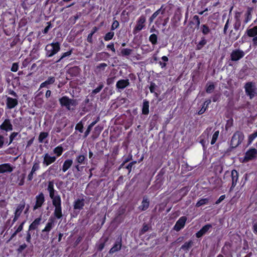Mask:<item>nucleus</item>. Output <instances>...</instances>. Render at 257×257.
Listing matches in <instances>:
<instances>
[{
  "label": "nucleus",
  "mask_w": 257,
  "mask_h": 257,
  "mask_svg": "<svg viewBox=\"0 0 257 257\" xmlns=\"http://www.w3.org/2000/svg\"><path fill=\"white\" fill-rule=\"evenodd\" d=\"M60 50V44L58 42L52 43L46 45L45 51L46 55L48 57H51Z\"/></svg>",
  "instance_id": "obj_1"
},
{
  "label": "nucleus",
  "mask_w": 257,
  "mask_h": 257,
  "mask_svg": "<svg viewBox=\"0 0 257 257\" xmlns=\"http://www.w3.org/2000/svg\"><path fill=\"white\" fill-rule=\"evenodd\" d=\"M243 139L244 135L242 132L239 131L235 132L231 138L230 146L232 148H235L241 144Z\"/></svg>",
  "instance_id": "obj_2"
},
{
  "label": "nucleus",
  "mask_w": 257,
  "mask_h": 257,
  "mask_svg": "<svg viewBox=\"0 0 257 257\" xmlns=\"http://www.w3.org/2000/svg\"><path fill=\"white\" fill-rule=\"evenodd\" d=\"M59 101L62 106H65L68 110L73 109V107L76 105L75 100L70 99L67 96L60 98Z\"/></svg>",
  "instance_id": "obj_3"
},
{
  "label": "nucleus",
  "mask_w": 257,
  "mask_h": 257,
  "mask_svg": "<svg viewBox=\"0 0 257 257\" xmlns=\"http://www.w3.org/2000/svg\"><path fill=\"white\" fill-rule=\"evenodd\" d=\"M246 94L249 96L250 99H252L255 94V87L252 82H247L244 86Z\"/></svg>",
  "instance_id": "obj_4"
},
{
  "label": "nucleus",
  "mask_w": 257,
  "mask_h": 257,
  "mask_svg": "<svg viewBox=\"0 0 257 257\" xmlns=\"http://www.w3.org/2000/svg\"><path fill=\"white\" fill-rule=\"evenodd\" d=\"M245 53L239 49L233 50L230 54V60L232 61H237L242 58Z\"/></svg>",
  "instance_id": "obj_5"
},
{
  "label": "nucleus",
  "mask_w": 257,
  "mask_h": 257,
  "mask_svg": "<svg viewBox=\"0 0 257 257\" xmlns=\"http://www.w3.org/2000/svg\"><path fill=\"white\" fill-rule=\"evenodd\" d=\"M146 18L144 16H141L137 21V25L133 30V33L136 34L141 31L145 26Z\"/></svg>",
  "instance_id": "obj_6"
},
{
  "label": "nucleus",
  "mask_w": 257,
  "mask_h": 257,
  "mask_svg": "<svg viewBox=\"0 0 257 257\" xmlns=\"http://www.w3.org/2000/svg\"><path fill=\"white\" fill-rule=\"evenodd\" d=\"M25 207V202L24 201H22L18 205L16 211L15 212V216L13 219V223H15L20 216L22 211Z\"/></svg>",
  "instance_id": "obj_7"
},
{
  "label": "nucleus",
  "mask_w": 257,
  "mask_h": 257,
  "mask_svg": "<svg viewBox=\"0 0 257 257\" xmlns=\"http://www.w3.org/2000/svg\"><path fill=\"white\" fill-rule=\"evenodd\" d=\"M121 242V237L119 236L116 239L115 242L114 243L113 246L109 250V253L110 254H112L120 250L122 246Z\"/></svg>",
  "instance_id": "obj_8"
},
{
  "label": "nucleus",
  "mask_w": 257,
  "mask_h": 257,
  "mask_svg": "<svg viewBox=\"0 0 257 257\" xmlns=\"http://www.w3.org/2000/svg\"><path fill=\"white\" fill-rule=\"evenodd\" d=\"M257 155V150L254 149H249L245 153L244 161L247 162L249 160H252L256 157Z\"/></svg>",
  "instance_id": "obj_9"
},
{
  "label": "nucleus",
  "mask_w": 257,
  "mask_h": 257,
  "mask_svg": "<svg viewBox=\"0 0 257 257\" xmlns=\"http://www.w3.org/2000/svg\"><path fill=\"white\" fill-rule=\"evenodd\" d=\"M56 223L55 218L51 216L48 220L45 228L42 230V232H49L55 226Z\"/></svg>",
  "instance_id": "obj_10"
},
{
  "label": "nucleus",
  "mask_w": 257,
  "mask_h": 257,
  "mask_svg": "<svg viewBox=\"0 0 257 257\" xmlns=\"http://www.w3.org/2000/svg\"><path fill=\"white\" fill-rule=\"evenodd\" d=\"M212 226L211 224H206L203 226L198 232L195 234L197 238H200L205 234L210 229Z\"/></svg>",
  "instance_id": "obj_11"
},
{
  "label": "nucleus",
  "mask_w": 257,
  "mask_h": 257,
  "mask_svg": "<svg viewBox=\"0 0 257 257\" xmlns=\"http://www.w3.org/2000/svg\"><path fill=\"white\" fill-rule=\"evenodd\" d=\"M56 158L57 157L51 156L48 153H46L43 156V164L48 166L54 163L56 161Z\"/></svg>",
  "instance_id": "obj_12"
},
{
  "label": "nucleus",
  "mask_w": 257,
  "mask_h": 257,
  "mask_svg": "<svg viewBox=\"0 0 257 257\" xmlns=\"http://www.w3.org/2000/svg\"><path fill=\"white\" fill-rule=\"evenodd\" d=\"M36 203L33 208L34 210L41 207L44 203L45 201L44 194H39L36 196Z\"/></svg>",
  "instance_id": "obj_13"
},
{
  "label": "nucleus",
  "mask_w": 257,
  "mask_h": 257,
  "mask_svg": "<svg viewBox=\"0 0 257 257\" xmlns=\"http://www.w3.org/2000/svg\"><path fill=\"white\" fill-rule=\"evenodd\" d=\"M18 104L17 98H13L10 97H7L6 104L9 109H12Z\"/></svg>",
  "instance_id": "obj_14"
},
{
  "label": "nucleus",
  "mask_w": 257,
  "mask_h": 257,
  "mask_svg": "<svg viewBox=\"0 0 257 257\" xmlns=\"http://www.w3.org/2000/svg\"><path fill=\"white\" fill-rule=\"evenodd\" d=\"M0 128L7 132L13 130V125L9 119H6L0 125Z\"/></svg>",
  "instance_id": "obj_15"
},
{
  "label": "nucleus",
  "mask_w": 257,
  "mask_h": 257,
  "mask_svg": "<svg viewBox=\"0 0 257 257\" xmlns=\"http://www.w3.org/2000/svg\"><path fill=\"white\" fill-rule=\"evenodd\" d=\"M42 218L41 217L36 218L29 225L28 229L29 231H33L37 229L41 224Z\"/></svg>",
  "instance_id": "obj_16"
},
{
  "label": "nucleus",
  "mask_w": 257,
  "mask_h": 257,
  "mask_svg": "<svg viewBox=\"0 0 257 257\" xmlns=\"http://www.w3.org/2000/svg\"><path fill=\"white\" fill-rule=\"evenodd\" d=\"M84 199H77L74 202L73 208L75 210H81L84 206Z\"/></svg>",
  "instance_id": "obj_17"
},
{
  "label": "nucleus",
  "mask_w": 257,
  "mask_h": 257,
  "mask_svg": "<svg viewBox=\"0 0 257 257\" xmlns=\"http://www.w3.org/2000/svg\"><path fill=\"white\" fill-rule=\"evenodd\" d=\"M50 197L52 199L53 205L55 207L61 206V200L59 196H55V194H49Z\"/></svg>",
  "instance_id": "obj_18"
},
{
  "label": "nucleus",
  "mask_w": 257,
  "mask_h": 257,
  "mask_svg": "<svg viewBox=\"0 0 257 257\" xmlns=\"http://www.w3.org/2000/svg\"><path fill=\"white\" fill-rule=\"evenodd\" d=\"M130 82L128 79H121L117 82L116 87L118 89H123L128 86Z\"/></svg>",
  "instance_id": "obj_19"
},
{
  "label": "nucleus",
  "mask_w": 257,
  "mask_h": 257,
  "mask_svg": "<svg viewBox=\"0 0 257 257\" xmlns=\"http://www.w3.org/2000/svg\"><path fill=\"white\" fill-rule=\"evenodd\" d=\"M187 219V217L183 216L178 220V231L184 228Z\"/></svg>",
  "instance_id": "obj_20"
},
{
  "label": "nucleus",
  "mask_w": 257,
  "mask_h": 257,
  "mask_svg": "<svg viewBox=\"0 0 257 257\" xmlns=\"http://www.w3.org/2000/svg\"><path fill=\"white\" fill-rule=\"evenodd\" d=\"M13 171L12 168L9 164H4L0 165V173L11 172Z\"/></svg>",
  "instance_id": "obj_21"
},
{
  "label": "nucleus",
  "mask_w": 257,
  "mask_h": 257,
  "mask_svg": "<svg viewBox=\"0 0 257 257\" xmlns=\"http://www.w3.org/2000/svg\"><path fill=\"white\" fill-rule=\"evenodd\" d=\"M238 178V173L235 170H233L231 172L232 185L231 188L234 187L237 183Z\"/></svg>",
  "instance_id": "obj_22"
},
{
  "label": "nucleus",
  "mask_w": 257,
  "mask_h": 257,
  "mask_svg": "<svg viewBox=\"0 0 257 257\" xmlns=\"http://www.w3.org/2000/svg\"><path fill=\"white\" fill-rule=\"evenodd\" d=\"M150 202L148 199L147 197H144L143 198V201L142 202L141 205L140 206L139 208L142 210H147L149 206Z\"/></svg>",
  "instance_id": "obj_23"
},
{
  "label": "nucleus",
  "mask_w": 257,
  "mask_h": 257,
  "mask_svg": "<svg viewBox=\"0 0 257 257\" xmlns=\"http://www.w3.org/2000/svg\"><path fill=\"white\" fill-rule=\"evenodd\" d=\"M193 242L192 240H190L188 241L185 242L181 246V249L185 251H189L190 248L192 246Z\"/></svg>",
  "instance_id": "obj_24"
},
{
  "label": "nucleus",
  "mask_w": 257,
  "mask_h": 257,
  "mask_svg": "<svg viewBox=\"0 0 257 257\" xmlns=\"http://www.w3.org/2000/svg\"><path fill=\"white\" fill-rule=\"evenodd\" d=\"M55 81V78L54 77H50L45 82L42 83L40 85V87L43 88L46 87L48 85L53 84Z\"/></svg>",
  "instance_id": "obj_25"
},
{
  "label": "nucleus",
  "mask_w": 257,
  "mask_h": 257,
  "mask_svg": "<svg viewBox=\"0 0 257 257\" xmlns=\"http://www.w3.org/2000/svg\"><path fill=\"white\" fill-rule=\"evenodd\" d=\"M73 161L72 160L68 159L66 160L62 166V171L63 172H65L67 170H68L71 165H72Z\"/></svg>",
  "instance_id": "obj_26"
},
{
  "label": "nucleus",
  "mask_w": 257,
  "mask_h": 257,
  "mask_svg": "<svg viewBox=\"0 0 257 257\" xmlns=\"http://www.w3.org/2000/svg\"><path fill=\"white\" fill-rule=\"evenodd\" d=\"M247 35L250 37H254L257 35V26L252 28L247 29L246 31Z\"/></svg>",
  "instance_id": "obj_27"
},
{
  "label": "nucleus",
  "mask_w": 257,
  "mask_h": 257,
  "mask_svg": "<svg viewBox=\"0 0 257 257\" xmlns=\"http://www.w3.org/2000/svg\"><path fill=\"white\" fill-rule=\"evenodd\" d=\"M54 215L55 218H56L57 219H60L62 218L63 215H62V212L61 206L55 207Z\"/></svg>",
  "instance_id": "obj_28"
},
{
  "label": "nucleus",
  "mask_w": 257,
  "mask_h": 257,
  "mask_svg": "<svg viewBox=\"0 0 257 257\" xmlns=\"http://www.w3.org/2000/svg\"><path fill=\"white\" fill-rule=\"evenodd\" d=\"M39 169V165L38 163H35L32 167L30 173L28 175V179L29 180H32L33 178V174Z\"/></svg>",
  "instance_id": "obj_29"
},
{
  "label": "nucleus",
  "mask_w": 257,
  "mask_h": 257,
  "mask_svg": "<svg viewBox=\"0 0 257 257\" xmlns=\"http://www.w3.org/2000/svg\"><path fill=\"white\" fill-rule=\"evenodd\" d=\"M149 103L148 101L144 100L143 102L142 112L144 114H148L149 112Z\"/></svg>",
  "instance_id": "obj_30"
},
{
  "label": "nucleus",
  "mask_w": 257,
  "mask_h": 257,
  "mask_svg": "<svg viewBox=\"0 0 257 257\" xmlns=\"http://www.w3.org/2000/svg\"><path fill=\"white\" fill-rule=\"evenodd\" d=\"M207 43V41L204 37H202L201 41L197 44L196 49L201 50Z\"/></svg>",
  "instance_id": "obj_31"
},
{
  "label": "nucleus",
  "mask_w": 257,
  "mask_h": 257,
  "mask_svg": "<svg viewBox=\"0 0 257 257\" xmlns=\"http://www.w3.org/2000/svg\"><path fill=\"white\" fill-rule=\"evenodd\" d=\"M191 23L196 25V28L199 29L200 24V21L199 17L197 15H195L192 19Z\"/></svg>",
  "instance_id": "obj_32"
},
{
  "label": "nucleus",
  "mask_w": 257,
  "mask_h": 257,
  "mask_svg": "<svg viewBox=\"0 0 257 257\" xmlns=\"http://www.w3.org/2000/svg\"><path fill=\"white\" fill-rule=\"evenodd\" d=\"M32 234V231H29V230L28 229L26 231V236L25 237V239H26V242L30 244L31 245H32V243L31 242Z\"/></svg>",
  "instance_id": "obj_33"
},
{
  "label": "nucleus",
  "mask_w": 257,
  "mask_h": 257,
  "mask_svg": "<svg viewBox=\"0 0 257 257\" xmlns=\"http://www.w3.org/2000/svg\"><path fill=\"white\" fill-rule=\"evenodd\" d=\"M208 201L209 200L207 198L201 199L196 203V206L199 207L203 205L207 204L208 203Z\"/></svg>",
  "instance_id": "obj_34"
},
{
  "label": "nucleus",
  "mask_w": 257,
  "mask_h": 257,
  "mask_svg": "<svg viewBox=\"0 0 257 257\" xmlns=\"http://www.w3.org/2000/svg\"><path fill=\"white\" fill-rule=\"evenodd\" d=\"M63 151V149L61 146H58L56 147L54 150L53 152L55 154L57 157H59L62 154Z\"/></svg>",
  "instance_id": "obj_35"
},
{
  "label": "nucleus",
  "mask_w": 257,
  "mask_h": 257,
  "mask_svg": "<svg viewBox=\"0 0 257 257\" xmlns=\"http://www.w3.org/2000/svg\"><path fill=\"white\" fill-rule=\"evenodd\" d=\"M85 159V157L83 155H80L76 157L75 161L80 164H84Z\"/></svg>",
  "instance_id": "obj_36"
},
{
  "label": "nucleus",
  "mask_w": 257,
  "mask_h": 257,
  "mask_svg": "<svg viewBox=\"0 0 257 257\" xmlns=\"http://www.w3.org/2000/svg\"><path fill=\"white\" fill-rule=\"evenodd\" d=\"M201 28L202 33L205 35L208 34L210 32V29L206 25H202Z\"/></svg>",
  "instance_id": "obj_37"
},
{
  "label": "nucleus",
  "mask_w": 257,
  "mask_h": 257,
  "mask_svg": "<svg viewBox=\"0 0 257 257\" xmlns=\"http://www.w3.org/2000/svg\"><path fill=\"white\" fill-rule=\"evenodd\" d=\"M98 30L97 27H94L93 28L92 32L88 35L87 37L88 42L91 43L92 42V38L93 34Z\"/></svg>",
  "instance_id": "obj_38"
},
{
  "label": "nucleus",
  "mask_w": 257,
  "mask_h": 257,
  "mask_svg": "<svg viewBox=\"0 0 257 257\" xmlns=\"http://www.w3.org/2000/svg\"><path fill=\"white\" fill-rule=\"evenodd\" d=\"M219 134V131H216L214 133V134L213 135L211 141V145H213L214 144H215V143L216 142V140H217V138L218 137Z\"/></svg>",
  "instance_id": "obj_39"
},
{
  "label": "nucleus",
  "mask_w": 257,
  "mask_h": 257,
  "mask_svg": "<svg viewBox=\"0 0 257 257\" xmlns=\"http://www.w3.org/2000/svg\"><path fill=\"white\" fill-rule=\"evenodd\" d=\"M114 35V33L113 32H110L106 34L105 36H104V39L105 41H109L112 39Z\"/></svg>",
  "instance_id": "obj_40"
},
{
  "label": "nucleus",
  "mask_w": 257,
  "mask_h": 257,
  "mask_svg": "<svg viewBox=\"0 0 257 257\" xmlns=\"http://www.w3.org/2000/svg\"><path fill=\"white\" fill-rule=\"evenodd\" d=\"M54 182L53 181H50L48 182L47 185V190L49 192V193H54Z\"/></svg>",
  "instance_id": "obj_41"
},
{
  "label": "nucleus",
  "mask_w": 257,
  "mask_h": 257,
  "mask_svg": "<svg viewBox=\"0 0 257 257\" xmlns=\"http://www.w3.org/2000/svg\"><path fill=\"white\" fill-rule=\"evenodd\" d=\"M149 40L153 44H156L157 42V35L154 34L151 35L149 37Z\"/></svg>",
  "instance_id": "obj_42"
},
{
  "label": "nucleus",
  "mask_w": 257,
  "mask_h": 257,
  "mask_svg": "<svg viewBox=\"0 0 257 257\" xmlns=\"http://www.w3.org/2000/svg\"><path fill=\"white\" fill-rule=\"evenodd\" d=\"M132 52V50L130 49L125 48L121 50V53L123 56H128Z\"/></svg>",
  "instance_id": "obj_43"
},
{
  "label": "nucleus",
  "mask_w": 257,
  "mask_h": 257,
  "mask_svg": "<svg viewBox=\"0 0 257 257\" xmlns=\"http://www.w3.org/2000/svg\"><path fill=\"white\" fill-rule=\"evenodd\" d=\"M251 11H252V9L251 8H248V10H247V11L246 12V18L245 20H244V22L245 23H247L248 22V21L251 19Z\"/></svg>",
  "instance_id": "obj_44"
},
{
  "label": "nucleus",
  "mask_w": 257,
  "mask_h": 257,
  "mask_svg": "<svg viewBox=\"0 0 257 257\" xmlns=\"http://www.w3.org/2000/svg\"><path fill=\"white\" fill-rule=\"evenodd\" d=\"M149 228H150L148 224L144 223L143 225L142 228L140 230V234H143L145 232L148 231L149 229Z\"/></svg>",
  "instance_id": "obj_45"
},
{
  "label": "nucleus",
  "mask_w": 257,
  "mask_h": 257,
  "mask_svg": "<svg viewBox=\"0 0 257 257\" xmlns=\"http://www.w3.org/2000/svg\"><path fill=\"white\" fill-rule=\"evenodd\" d=\"M48 136L47 133L42 132L41 133L39 136V141L40 143H42L44 140Z\"/></svg>",
  "instance_id": "obj_46"
},
{
  "label": "nucleus",
  "mask_w": 257,
  "mask_h": 257,
  "mask_svg": "<svg viewBox=\"0 0 257 257\" xmlns=\"http://www.w3.org/2000/svg\"><path fill=\"white\" fill-rule=\"evenodd\" d=\"M240 25H241L240 21L239 20V19L238 18H236V22L233 25L234 29L236 31H237L238 30H239V29L240 27Z\"/></svg>",
  "instance_id": "obj_47"
},
{
  "label": "nucleus",
  "mask_w": 257,
  "mask_h": 257,
  "mask_svg": "<svg viewBox=\"0 0 257 257\" xmlns=\"http://www.w3.org/2000/svg\"><path fill=\"white\" fill-rule=\"evenodd\" d=\"M27 247V245L26 243H23L20 245L19 247L17 249V251L19 253H21Z\"/></svg>",
  "instance_id": "obj_48"
},
{
  "label": "nucleus",
  "mask_w": 257,
  "mask_h": 257,
  "mask_svg": "<svg viewBox=\"0 0 257 257\" xmlns=\"http://www.w3.org/2000/svg\"><path fill=\"white\" fill-rule=\"evenodd\" d=\"M71 54V51H69L66 52H65L62 54L61 57L60 58V59L56 61V62H60L62 59L66 57L69 56Z\"/></svg>",
  "instance_id": "obj_49"
},
{
  "label": "nucleus",
  "mask_w": 257,
  "mask_h": 257,
  "mask_svg": "<svg viewBox=\"0 0 257 257\" xmlns=\"http://www.w3.org/2000/svg\"><path fill=\"white\" fill-rule=\"evenodd\" d=\"M215 88V86L213 84H211L208 85L206 88V92L208 93H211L213 92Z\"/></svg>",
  "instance_id": "obj_50"
},
{
  "label": "nucleus",
  "mask_w": 257,
  "mask_h": 257,
  "mask_svg": "<svg viewBox=\"0 0 257 257\" xmlns=\"http://www.w3.org/2000/svg\"><path fill=\"white\" fill-rule=\"evenodd\" d=\"M125 211V209L123 207H120L118 210H117V216L116 217V219H117L119 216L123 215Z\"/></svg>",
  "instance_id": "obj_51"
},
{
  "label": "nucleus",
  "mask_w": 257,
  "mask_h": 257,
  "mask_svg": "<svg viewBox=\"0 0 257 257\" xmlns=\"http://www.w3.org/2000/svg\"><path fill=\"white\" fill-rule=\"evenodd\" d=\"M83 128V125L81 122H79L78 123H77L76 124V125L75 126V129L76 130H78L80 133H82Z\"/></svg>",
  "instance_id": "obj_52"
},
{
  "label": "nucleus",
  "mask_w": 257,
  "mask_h": 257,
  "mask_svg": "<svg viewBox=\"0 0 257 257\" xmlns=\"http://www.w3.org/2000/svg\"><path fill=\"white\" fill-rule=\"evenodd\" d=\"M18 133L16 132H13L10 137V143H9L8 145H9L10 144L12 143L14 139L18 135Z\"/></svg>",
  "instance_id": "obj_53"
},
{
  "label": "nucleus",
  "mask_w": 257,
  "mask_h": 257,
  "mask_svg": "<svg viewBox=\"0 0 257 257\" xmlns=\"http://www.w3.org/2000/svg\"><path fill=\"white\" fill-rule=\"evenodd\" d=\"M119 26V23L116 20H115L113 21L112 25H111V29L112 30H114L115 29H116V28H117Z\"/></svg>",
  "instance_id": "obj_54"
},
{
  "label": "nucleus",
  "mask_w": 257,
  "mask_h": 257,
  "mask_svg": "<svg viewBox=\"0 0 257 257\" xmlns=\"http://www.w3.org/2000/svg\"><path fill=\"white\" fill-rule=\"evenodd\" d=\"M229 19L228 18L225 24L224 27V29H223V34H226L227 30L229 27Z\"/></svg>",
  "instance_id": "obj_55"
},
{
  "label": "nucleus",
  "mask_w": 257,
  "mask_h": 257,
  "mask_svg": "<svg viewBox=\"0 0 257 257\" xmlns=\"http://www.w3.org/2000/svg\"><path fill=\"white\" fill-rule=\"evenodd\" d=\"M103 85L102 84L100 85V86H99L98 87H97L96 88H95V89H94L93 91H92V94H95L97 93H98L101 90V89L103 88Z\"/></svg>",
  "instance_id": "obj_56"
},
{
  "label": "nucleus",
  "mask_w": 257,
  "mask_h": 257,
  "mask_svg": "<svg viewBox=\"0 0 257 257\" xmlns=\"http://www.w3.org/2000/svg\"><path fill=\"white\" fill-rule=\"evenodd\" d=\"M19 68V65L18 63H14L13 64L12 68H11V71L13 72H16L18 71Z\"/></svg>",
  "instance_id": "obj_57"
},
{
  "label": "nucleus",
  "mask_w": 257,
  "mask_h": 257,
  "mask_svg": "<svg viewBox=\"0 0 257 257\" xmlns=\"http://www.w3.org/2000/svg\"><path fill=\"white\" fill-rule=\"evenodd\" d=\"M24 224H25V221H23L19 225V226L17 227V228L16 230V232L19 233V232H21L23 229V227H24Z\"/></svg>",
  "instance_id": "obj_58"
},
{
  "label": "nucleus",
  "mask_w": 257,
  "mask_h": 257,
  "mask_svg": "<svg viewBox=\"0 0 257 257\" xmlns=\"http://www.w3.org/2000/svg\"><path fill=\"white\" fill-rule=\"evenodd\" d=\"M156 88V85L155 84V83L152 82L151 83V85L150 86V90L151 92V93L155 92Z\"/></svg>",
  "instance_id": "obj_59"
},
{
  "label": "nucleus",
  "mask_w": 257,
  "mask_h": 257,
  "mask_svg": "<svg viewBox=\"0 0 257 257\" xmlns=\"http://www.w3.org/2000/svg\"><path fill=\"white\" fill-rule=\"evenodd\" d=\"M225 198V195H221L215 202V204H219L221 201H222Z\"/></svg>",
  "instance_id": "obj_60"
},
{
  "label": "nucleus",
  "mask_w": 257,
  "mask_h": 257,
  "mask_svg": "<svg viewBox=\"0 0 257 257\" xmlns=\"http://www.w3.org/2000/svg\"><path fill=\"white\" fill-rule=\"evenodd\" d=\"M106 66H107L106 64H105L104 63H102L100 64L99 65H98L97 66V68L103 70Z\"/></svg>",
  "instance_id": "obj_61"
},
{
  "label": "nucleus",
  "mask_w": 257,
  "mask_h": 257,
  "mask_svg": "<svg viewBox=\"0 0 257 257\" xmlns=\"http://www.w3.org/2000/svg\"><path fill=\"white\" fill-rule=\"evenodd\" d=\"M255 138L256 137L253 135V134L249 135L248 137V144H250Z\"/></svg>",
  "instance_id": "obj_62"
},
{
  "label": "nucleus",
  "mask_w": 257,
  "mask_h": 257,
  "mask_svg": "<svg viewBox=\"0 0 257 257\" xmlns=\"http://www.w3.org/2000/svg\"><path fill=\"white\" fill-rule=\"evenodd\" d=\"M206 108L207 107H205L203 105L202 108L199 110L198 114L199 115L203 114L205 111Z\"/></svg>",
  "instance_id": "obj_63"
},
{
  "label": "nucleus",
  "mask_w": 257,
  "mask_h": 257,
  "mask_svg": "<svg viewBox=\"0 0 257 257\" xmlns=\"http://www.w3.org/2000/svg\"><path fill=\"white\" fill-rule=\"evenodd\" d=\"M92 127H91L90 126H88V127H87V130L86 131V132H85V137L87 136L89 133L90 132L91 129H92Z\"/></svg>",
  "instance_id": "obj_64"
}]
</instances>
